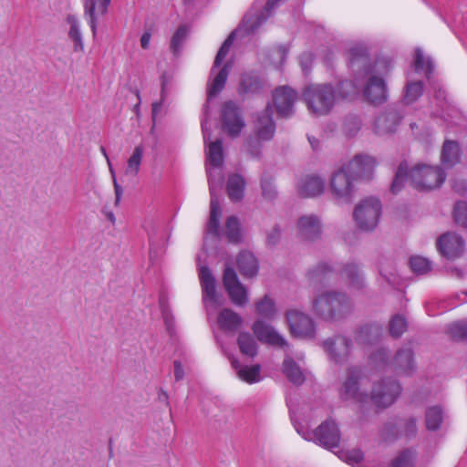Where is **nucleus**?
<instances>
[{
	"mask_svg": "<svg viewBox=\"0 0 467 467\" xmlns=\"http://www.w3.org/2000/svg\"><path fill=\"white\" fill-rule=\"evenodd\" d=\"M335 102L338 99H349L356 92V86L350 80L338 81L334 87Z\"/></svg>",
	"mask_w": 467,
	"mask_h": 467,
	"instance_id": "47",
	"label": "nucleus"
},
{
	"mask_svg": "<svg viewBox=\"0 0 467 467\" xmlns=\"http://www.w3.org/2000/svg\"><path fill=\"white\" fill-rule=\"evenodd\" d=\"M245 185V180L242 175L238 173L229 175L226 183L229 199L234 202H241L244 196Z\"/></svg>",
	"mask_w": 467,
	"mask_h": 467,
	"instance_id": "29",
	"label": "nucleus"
},
{
	"mask_svg": "<svg viewBox=\"0 0 467 467\" xmlns=\"http://www.w3.org/2000/svg\"><path fill=\"white\" fill-rule=\"evenodd\" d=\"M352 346V340L341 335L329 337L323 343L329 358L337 364H342L348 359Z\"/></svg>",
	"mask_w": 467,
	"mask_h": 467,
	"instance_id": "12",
	"label": "nucleus"
},
{
	"mask_svg": "<svg viewBox=\"0 0 467 467\" xmlns=\"http://www.w3.org/2000/svg\"><path fill=\"white\" fill-rule=\"evenodd\" d=\"M326 182L323 178L316 174L306 175L298 182L296 189L300 197L310 198L323 193Z\"/></svg>",
	"mask_w": 467,
	"mask_h": 467,
	"instance_id": "20",
	"label": "nucleus"
},
{
	"mask_svg": "<svg viewBox=\"0 0 467 467\" xmlns=\"http://www.w3.org/2000/svg\"><path fill=\"white\" fill-rule=\"evenodd\" d=\"M221 119L223 130L232 139L239 137L245 127L242 109L233 100L222 105Z\"/></svg>",
	"mask_w": 467,
	"mask_h": 467,
	"instance_id": "9",
	"label": "nucleus"
},
{
	"mask_svg": "<svg viewBox=\"0 0 467 467\" xmlns=\"http://www.w3.org/2000/svg\"><path fill=\"white\" fill-rule=\"evenodd\" d=\"M223 281L225 289L241 284L234 269L232 267L225 268Z\"/></svg>",
	"mask_w": 467,
	"mask_h": 467,
	"instance_id": "62",
	"label": "nucleus"
},
{
	"mask_svg": "<svg viewBox=\"0 0 467 467\" xmlns=\"http://www.w3.org/2000/svg\"><path fill=\"white\" fill-rule=\"evenodd\" d=\"M400 393L401 386L399 381L384 379L373 386L370 399L377 407L386 409L397 400Z\"/></svg>",
	"mask_w": 467,
	"mask_h": 467,
	"instance_id": "11",
	"label": "nucleus"
},
{
	"mask_svg": "<svg viewBox=\"0 0 467 467\" xmlns=\"http://www.w3.org/2000/svg\"><path fill=\"white\" fill-rule=\"evenodd\" d=\"M348 67L357 79L368 78L363 94L370 104L380 105L387 100L384 77L393 67L391 58L379 57L372 62L366 48L354 47L348 51Z\"/></svg>",
	"mask_w": 467,
	"mask_h": 467,
	"instance_id": "1",
	"label": "nucleus"
},
{
	"mask_svg": "<svg viewBox=\"0 0 467 467\" xmlns=\"http://www.w3.org/2000/svg\"><path fill=\"white\" fill-rule=\"evenodd\" d=\"M144 149L141 145L136 146L131 156L128 160L126 173L133 176L137 175L140 171L143 157Z\"/></svg>",
	"mask_w": 467,
	"mask_h": 467,
	"instance_id": "46",
	"label": "nucleus"
},
{
	"mask_svg": "<svg viewBox=\"0 0 467 467\" xmlns=\"http://www.w3.org/2000/svg\"><path fill=\"white\" fill-rule=\"evenodd\" d=\"M452 214L456 224L467 229V202H457L454 204Z\"/></svg>",
	"mask_w": 467,
	"mask_h": 467,
	"instance_id": "50",
	"label": "nucleus"
},
{
	"mask_svg": "<svg viewBox=\"0 0 467 467\" xmlns=\"http://www.w3.org/2000/svg\"><path fill=\"white\" fill-rule=\"evenodd\" d=\"M408 328V323L406 318L400 315H394L389 323V335L397 339L400 338Z\"/></svg>",
	"mask_w": 467,
	"mask_h": 467,
	"instance_id": "44",
	"label": "nucleus"
},
{
	"mask_svg": "<svg viewBox=\"0 0 467 467\" xmlns=\"http://www.w3.org/2000/svg\"><path fill=\"white\" fill-rule=\"evenodd\" d=\"M264 83L261 78L254 73H244L241 76L239 83V94L257 95L263 91Z\"/></svg>",
	"mask_w": 467,
	"mask_h": 467,
	"instance_id": "28",
	"label": "nucleus"
},
{
	"mask_svg": "<svg viewBox=\"0 0 467 467\" xmlns=\"http://www.w3.org/2000/svg\"><path fill=\"white\" fill-rule=\"evenodd\" d=\"M282 372L296 386H301L306 381V377L301 368L291 357H286L284 359Z\"/></svg>",
	"mask_w": 467,
	"mask_h": 467,
	"instance_id": "31",
	"label": "nucleus"
},
{
	"mask_svg": "<svg viewBox=\"0 0 467 467\" xmlns=\"http://www.w3.org/2000/svg\"><path fill=\"white\" fill-rule=\"evenodd\" d=\"M281 229L279 225L275 224L273 229L267 233L266 235V245L267 247H275L280 241Z\"/></svg>",
	"mask_w": 467,
	"mask_h": 467,
	"instance_id": "63",
	"label": "nucleus"
},
{
	"mask_svg": "<svg viewBox=\"0 0 467 467\" xmlns=\"http://www.w3.org/2000/svg\"><path fill=\"white\" fill-rule=\"evenodd\" d=\"M381 208L380 201L375 197H368L358 203L353 212L358 227L363 231H372L379 223Z\"/></svg>",
	"mask_w": 467,
	"mask_h": 467,
	"instance_id": "8",
	"label": "nucleus"
},
{
	"mask_svg": "<svg viewBox=\"0 0 467 467\" xmlns=\"http://www.w3.org/2000/svg\"><path fill=\"white\" fill-rule=\"evenodd\" d=\"M375 168V160L368 155H356L335 171L329 181V191L337 203L349 204L353 202L360 179H370Z\"/></svg>",
	"mask_w": 467,
	"mask_h": 467,
	"instance_id": "2",
	"label": "nucleus"
},
{
	"mask_svg": "<svg viewBox=\"0 0 467 467\" xmlns=\"http://www.w3.org/2000/svg\"><path fill=\"white\" fill-rule=\"evenodd\" d=\"M206 301L211 302L215 306H220L224 302L222 293L216 290L215 279L212 272L206 267Z\"/></svg>",
	"mask_w": 467,
	"mask_h": 467,
	"instance_id": "38",
	"label": "nucleus"
},
{
	"mask_svg": "<svg viewBox=\"0 0 467 467\" xmlns=\"http://www.w3.org/2000/svg\"><path fill=\"white\" fill-rule=\"evenodd\" d=\"M226 291L234 304L242 306L247 303V292L242 284L232 286Z\"/></svg>",
	"mask_w": 467,
	"mask_h": 467,
	"instance_id": "51",
	"label": "nucleus"
},
{
	"mask_svg": "<svg viewBox=\"0 0 467 467\" xmlns=\"http://www.w3.org/2000/svg\"><path fill=\"white\" fill-rule=\"evenodd\" d=\"M409 166L407 161H401L397 169L395 176L390 185V191L393 194L399 193L404 186V182L407 180L409 173Z\"/></svg>",
	"mask_w": 467,
	"mask_h": 467,
	"instance_id": "41",
	"label": "nucleus"
},
{
	"mask_svg": "<svg viewBox=\"0 0 467 467\" xmlns=\"http://www.w3.org/2000/svg\"><path fill=\"white\" fill-rule=\"evenodd\" d=\"M256 313L261 317L272 319L275 315V303L267 295H265L255 305Z\"/></svg>",
	"mask_w": 467,
	"mask_h": 467,
	"instance_id": "45",
	"label": "nucleus"
},
{
	"mask_svg": "<svg viewBox=\"0 0 467 467\" xmlns=\"http://www.w3.org/2000/svg\"><path fill=\"white\" fill-rule=\"evenodd\" d=\"M303 99L312 113L327 115L336 103L334 87L331 84L308 85L304 88Z\"/></svg>",
	"mask_w": 467,
	"mask_h": 467,
	"instance_id": "5",
	"label": "nucleus"
},
{
	"mask_svg": "<svg viewBox=\"0 0 467 467\" xmlns=\"http://www.w3.org/2000/svg\"><path fill=\"white\" fill-rule=\"evenodd\" d=\"M452 189L455 192L463 195L467 192V181L466 180H453Z\"/></svg>",
	"mask_w": 467,
	"mask_h": 467,
	"instance_id": "64",
	"label": "nucleus"
},
{
	"mask_svg": "<svg viewBox=\"0 0 467 467\" xmlns=\"http://www.w3.org/2000/svg\"><path fill=\"white\" fill-rule=\"evenodd\" d=\"M304 438L315 441L317 444L332 451L338 448L341 435L335 420L327 419L323 421L315 431L304 434Z\"/></svg>",
	"mask_w": 467,
	"mask_h": 467,
	"instance_id": "10",
	"label": "nucleus"
},
{
	"mask_svg": "<svg viewBox=\"0 0 467 467\" xmlns=\"http://www.w3.org/2000/svg\"><path fill=\"white\" fill-rule=\"evenodd\" d=\"M340 458L343 459L348 464H357L363 461L364 454L359 449H353L348 451H342Z\"/></svg>",
	"mask_w": 467,
	"mask_h": 467,
	"instance_id": "60",
	"label": "nucleus"
},
{
	"mask_svg": "<svg viewBox=\"0 0 467 467\" xmlns=\"http://www.w3.org/2000/svg\"><path fill=\"white\" fill-rule=\"evenodd\" d=\"M342 274L348 280L352 287L361 289L364 286V278L358 264L353 262L345 264L342 268Z\"/></svg>",
	"mask_w": 467,
	"mask_h": 467,
	"instance_id": "36",
	"label": "nucleus"
},
{
	"mask_svg": "<svg viewBox=\"0 0 467 467\" xmlns=\"http://www.w3.org/2000/svg\"><path fill=\"white\" fill-rule=\"evenodd\" d=\"M264 141L265 140L259 139L255 135H254V137L249 136L244 140V148H245L246 151L252 157L259 158L262 154L261 149H262V142H264Z\"/></svg>",
	"mask_w": 467,
	"mask_h": 467,
	"instance_id": "57",
	"label": "nucleus"
},
{
	"mask_svg": "<svg viewBox=\"0 0 467 467\" xmlns=\"http://www.w3.org/2000/svg\"><path fill=\"white\" fill-rule=\"evenodd\" d=\"M443 421V410L441 406L429 407L425 412V426L428 431H438Z\"/></svg>",
	"mask_w": 467,
	"mask_h": 467,
	"instance_id": "37",
	"label": "nucleus"
},
{
	"mask_svg": "<svg viewBox=\"0 0 467 467\" xmlns=\"http://www.w3.org/2000/svg\"><path fill=\"white\" fill-rule=\"evenodd\" d=\"M369 360L376 368H385L389 364V351L387 348H379L370 355Z\"/></svg>",
	"mask_w": 467,
	"mask_h": 467,
	"instance_id": "58",
	"label": "nucleus"
},
{
	"mask_svg": "<svg viewBox=\"0 0 467 467\" xmlns=\"http://www.w3.org/2000/svg\"><path fill=\"white\" fill-rule=\"evenodd\" d=\"M411 270L418 275H424L431 270V263L422 256H411L410 259Z\"/></svg>",
	"mask_w": 467,
	"mask_h": 467,
	"instance_id": "52",
	"label": "nucleus"
},
{
	"mask_svg": "<svg viewBox=\"0 0 467 467\" xmlns=\"http://www.w3.org/2000/svg\"><path fill=\"white\" fill-rule=\"evenodd\" d=\"M446 173L440 166L417 164L410 171V180L419 191L439 188L445 181Z\"/></svg>",
	"mask_w": 467,
	"mask_h": 467,
	"instance_id": "7",
	"label": "nucleus"
},
{
	"mask_svg": "<svg viewBox=\"0 0 467 467\" xmlns=\"http://www.w3.org/2000/svg\"><path fill=\"white\" fill-rule=\"evenodd\" d=\"M172 76L168 73H163L161 77V101L152 103V118L154 119L157 113L161 110V105L166 98V92L168 85L171 80Z\"/></svg>",
	"mask_w": 467,
	"mask_h": 467,
	"instance_id": "56",
	"label": "nucleus"
},
{
	"mask_svg": "<svg viewBox=\"0 0 467 467\" xmlns=\"http://www.w3.org/2000/svg\"><path fill=\"white\" fill-rule=\"evenodd\" d=\"M285 317L294 336L309 338L315 337L316 328L310 317L298 310H288Z\"/></svg>",
	"mask_w": 467,
	"mask_h": 467,
	"instance_id": "15",
	"label": "nucleus"
},
{
	"mask_svg": "<svg viewBox=\"0 0 467 467\" xmlns=\"http://www.w3.org/2000/svg\"><path fill=\"white\" fill-rule=\"evenodd\" d=\"M280 0H267L262 9L254 7L244 16L242 26L246 35L254 34L271 16L272 10Z\"/></svg>",
	"mask_w": 467,
	"mask_h": 467,
	"instance_id": "16",
	"label": "nucleus"
},
{
	"mask_svg": "<svg viewBox=\"0 0 467 467\" xmlns=\"http://www.w3.org/2000/svg\"><path fill=\"white\" fill-rule=\"evenodd\" d=\"M209 190L211 194L210 201V219L207 224L209 233L220 238L224 235L232 244H239L242 241L241 226L238 218L231 215L226 219L224 229L220 226L222 217V208L220 202L213 195L212 182L209 180Z\"/></svg>",
	"mask_w": 467,
	"mask_h": 467,
	"instance_id": "4",
	"label": "nucleus"
},
{
	"mask_svg": "<svg viewBox=\"0 0 467 467\" xmlns=\"http://www.w3.org/2000/svg\"><path fill=\"white\" fill-rule=\"evenodd\" d=\"M423 94V82L412 81L406 85L403 100L406 104L415 102Z\"/></svg>",
	"mask_w": 467,
	"mask_h": 467,
	"instance_id": "48",
	"label": "nucleus"
},
{
	"mask_svg": "<svg viewBox=\"0 0 467 467\" xmlns=\"http://www.w3.org/2000/svg\"><path fill=\"white\" fill-rule=\"evenodd\" d=\"M400 422H401L400 418H395L393 420H390L387 421L383 428V436L386 440H396L400 435L401 432L400 431Z\"/></svg>",
	"mask_w": 467,
	"mask_h": 467,
	"instance_id": "54",
	"label": "nucleus"
},
{
	"mask_svg": "<svg viewBox=\"0 0 467 467\" xmlns=\"http://www.w3.org/2000/svg\"><path fill=\"white\" fill-rule=\"evenodd\" d=\"M414 69L416 72H424L428 79L433 72V63L430 58L425 59L423 53L420 49L417 48L415 51Z\"/></svg>",
	"mask_w": 467,
	"mask_h": 467,
	"instance_id": "43",
	"label": "nucleus"
},
{
	"mask_svg": "<svg viewBox=\"0 0 467 467\" xmlns=\"http://www.w3.org/2000/svg\"><path fill=\"white\" fill-rule=\"evenodd\" d=\"M333 268L327 263H319L315 268L307 272V276L310 281L321 282L327 274L331 273Z\"/></svg>",
	"mask_w": 467,
	"mask_h": 467,
	"instance_id": "55",
	"label": "nucleus"
},
{
	"mask_svg": "<svg viewBox=\"0 0 467 467\" xmlns=\"http://www.w3.org/2000/svg\"><path fill=\"white\" fill-rule=\"evenodd\" d=\"M416 456L417 453L415 450L411 448L405 449L391 461V467H414Z\"/></svg>",
	"mask_w": 467,
	"mask_h": 467,
	"instance_id": "42",
	"label": "nucleus"
},
{
	"mask_svg": "<svg viewBox=\"0 0 467 467\" xmlns=\"http://www.w3.org/2000/svg\"><path fill=\"white\" fill-rule=\"evenodd\" d=\"M403 119V114L396 108H388L377 117L374 123L375 132L379 135L393 133Z\"/></svg>",
	"mask_w": 467,
	"mask_h": 467,
	"instance_id": "19",
	"label": "nucleus"
},
{
	"mask_svg": "<svg viewBox=\"0 0 467 467\" xmlns=\"http://www.w3.org/2000/svg\"><path fill=\"white\" fill-rule=\"evenodd\" d=\"M206 161L215 168H220L224 161V149L222 139H216L209 144V152L206 154Z\"/></svg>",
	"mask_w": 467,
	"mask_h": 467,
	"instance_id": "34",
	"label": "nucleus"
},
{
	"mask_svg": "<svg viewBox=\"0 0 467 467\" xmlns=\"http://www.w3.org/2000/svg\"><path fill=\"white\" fill-rule=\"evenodd\" d=\"M241 30V27L234 30L223 41L216 54L213 66L211 69V76H213V79L209 90L210 97L217 95L224 88L230 71V66L228 64L222 66V63L228 55L230 47H232L237 33Z\"/></svg>",
	"mask_w": 467,
	"mask_h": 467,
	"instance_id": "6",
	"label": "nucleus"
},
{
	"mask_svg": "<svg viewBox=\"0 0 467 467\" xmlns=\"http://www.w3.org/2000/svg\"><path fill=\"white\" fill-rule=\"evenodd\" d=\"M436 246L442 257L453 261L463 254L465 242L461 235L445 233L438 238Z\"/></svg>",
	"mask_w": 467,
	"mask_h": 467,
	"instance_id": "14",
	"label": "nucleus"
},
{
	"mask_svg": "<svg viewBox=\"0 0 467 467\" xmlns=\"http://www.w3.org/2000/svg\"><path fill=\"white\" fill-rule=\"evenodd\" d=\"M189 33L190 27L187 25H181L172 34L170 40L169 49L175 58L181 56Z\"/></svg>",
	"mask_w": 467,
	"mask_h": 467,
	"instance_id": "32",
	"label": "nucleus"
},
{
	"mask_svg": "<svg viewBox=\"0 0 467 467\" xmlns=\"http://www.w3.org/2000/svg\"><path fill=\"white\" fill-rule=\"evenodd\" d=\"M233 368L236 371L238 377L249 383H255L261 379L260 372L261 366L259 364H255L253 366H242L239 360L234 356L228 357Z\"/></svg>",
	"mask_w": 467,
	"mask_h": 467,
	"instance_id": "26",
	"label": "nucleus"
},
{
	"mask_svg": "<svg viewBox=\"0 0 467 467\" xmlns=\"http://www.w3.org/2000/svg\"><path fill=\"white\" fill-rule=\"evenodd\" d=\"M299 234L303 239L314 241L321 234L320 223L317 216H302L298 223Z\"/></svg>",
	"mask_w": 467,
	"mask_h": 467,
	"instance_id": "25",
	"label": "nucleus"
},
{
	"mask_svg": "<svg viewBox=\"0 0 467 467\" xmlns=\"http://www.w3.org/2000/svg\"><path fill=\"white\" fill-rule=\"evenodd\" d=\"M378 269L379 275L390 285L396 281L395 267L393 261L384 255H380L378 259Z\"/></svg>",
	"mask_w": 467,
	"mask_h": 467,
	"instance_id": "39",
	"label": "nucleus"
},
{
	"mask_svg": "<svg viewBox=\"0 0 467 467\" xmlns=\"http://www.w3.org/2000/svg\"><path fill=\"white\" fill-rule=\"evenodd\" d=\"M446 334L453 341H467V319L449 324L446 327Z\"/></svg>",
	"mask_w": 467,
	"mask_h": 467,
	"instance_id": "40",
	"label": "nucleus"
},
{
	"mask_svg": "<svg viewBox=\"0 0 467 467\" xmlns=\"http://www.w3.org/2000/svg\"><path fill=\"white\" fill-rule=\"evenodd\" d=\"M313 310L324 320L336 321L351 312V302L345 293L325 292L313 300Z\"/></svg>",
	"mask_w": 467,
	"mask_h": 467,
	"instance_id": "3",
	"label": "nucleus"
},
{
	"mask_svg": "<svg viewBox=\"0 0 467 467\" xmlns=\"http://www.w3.org/2000/svg\"><path fill=\"white\" fill-rule=\"evenodd\" d=\"M252 329L257 339L263 343L278 347H284L286 345L285 338L271 326L262 320H256L253 324Z\"/></svg>",
	"mask_w": 467,
	"mask_h": 467,
	"instance_id": "21",
	"label": "nucleus"
},
{
	"mask_svg": "<svg viewBox=\"0 0 467 467\" xmlns=\"http://www.w3.org/2000/svg\"><path fill=\"white\" fill-rule=\"evenodd\" d=\"M109 4L110 0H85V15L88 16V25L91 28L92 35L94 37L97 35L96 12L99 15H105L107 13Z\"/></svg>",
	"mask_w": 467,
	"mask_h": 467,
	"instance_id": "24",
	"label": "nucleus"
},
{
	"mask_svg": "<svg viewBox=\"0 0 467 467\" xmlns=\"http://www.w3.org/2000/svg\"><path fill=\"white\" fill-rule=\"evenodd\" d=\"M460 144L455 140H447L441 149V160L446 168H451L460 161Z\"/></svg>",
	"mask_w": 467,
	"mask_h": 467,
	"instance_id": "30",
	"label": "nucleus"
},
{
	"mask_svg": "<svg viewBox=\"0 0 467 467\" xmlns=\"http://www.w3.org/2000/svg\"><path fill=\"white\" fill-rule=\"evenodd\" d=\"M400 425L403 426L401 435H404L407 438H412L416 436L418 429L417 420L414 417L401 419V422H400Z\"/></svg>",
	"mask_w": 467,
	"mask_h": 467,
	"instance_id": "59",
	"label": "nucleus"
},
{
	"mask_svg": "<svg viewBox=\"0 0 467 467\" xmlns=\"http://www.w3.org/2000/svg\"><path fill=\"white\" fill-rule=\"evenodd\" d=\"M261 188H262V194L265 199L272 201L277 197L276 189L271 180L262 179Z\"/></svg>",
	"mask_w": 467,
	"mask_h": 467,
	"instance_id": "61",
	"label": "nucleus"
},
{
	"mask_svg": "<svg viewBox=\"0 0 467 467\" xmlns=\"http://www.w3.org/2000/svg\"><path fill=\"white\" fill-rule=\"evenodd\" d=\"M239 273L246 278H253L258 274L259 262L255 255L249 251H242L236 258Z\"/></svg>",
	"mask_w": 467,
	"mask_h": 467,
	"instance_id": "23",
	"label": "nucleus"
},
{
	"mask_svg": "<svg viewBox=\"0 0 467 467\" xmlns=\"http://www.w3.org/2000/svg\"><path fill=\"white\" fill-rule=\"evenodd\" d=\"M68 23L70 24V29H69V36L72 38V40L75 43L74 50L75 51H83L84 50V45L81 38V34L79 31V27L78 25V21L74 16H68L67 18Z\"/></svg>",
	"mask_w": 467,
	"mask_h": 467,
	"instance_id": "53",
	"label": "nucleus"
},
{
	"mask_svg": "<svg viewBox=\"0 0 467 467\" xmlns=\"http://www.w3.org/2000/svg\"><path fill=\"white\" fill-rule=\"evenodd\" d=\"M296 99L297 93L293 88L287 86L276 88L273 92V102L277 114L283 118L291 116Z\"/></svg>",
	"mask_w": 467,
	"mask_h": 467,
	"instance_id": "17",
	"label": "nucleus"
},
{
	"mask_svg": "<svg viewBox=\"0 0 467 467\" xmlns=\"http://www.w3.org/2000/svg\"><path fill=\"white\" fill-rule=\"evenodd\" d=\"M391 364L398 374L411 375L415 370L413 350L410 348H400L395 353Z\"/></svg>",
	"mask_w": 467,
	"mask_h": 467,
	"instance_id": "22",
	"label": "nucleus"
},
{
	"mask_svg": "<svg viewBox=\"0 0 467 467\" xmlns=\"http://www.w3.org/2000/svg\"><path fill=\"white\" fill-rule=\"evenodd\" d=\"M275 123L273 119V109L268 103L266 107L256 115L254 124V133L259 139L268 141L274 138Z\"/></svg>",
	"mask_w": 467,
	"mask_h": 467,
	"instance_id": "18",
	"label": "nucleus"
},
{
	"mask_svg": "<svg viewBox=\"0 0 467 467\" xmlns=\"http://www.w3.org/2000/svg\"><path fill=\"white\" fill-rule=\"evenodd\" d=\"M243 323L240 315L229 308L223 309L218 315V324L223 331H236Z\"/></svg>",
	"mask_w": 467,
	"mask_h": 467,
	"instance_id": "33",
	"label": "nucleus"
},
{
	"mask_svg": "<svg viewBox=\"0 0 467 467\" xmlns=\"http://www.w3.org/2000/svg\"><path fill=\"white\" fill-rule=\"evenodd\" d=\"M237 345L240 352L248 358H254L258 353V346L253 335L248 332H241L237 337Z\"/></svg>",
	"mask_w": 467,
	"mask_h": 467,
	"instance_id": "35",
	"label": "nucleus"
},
{
	"mask_svg": "<svg viewBox=\"0 0 467 467\" xmlns=\"http://www.w3.org/2000/svg\"><path fill=\"white\" fill-rule=\"evenodd\" d=\"M363 376L360 367L352 366L347 370V378L342 387L343 399H351L359 403H366L368 395L359 390V380Z\"/></svg>",
	"mask_w": 467,
	"mask_h": 467,
	"instance_id": "13",
	"label": "nucleus"
},
{
	"mask_svg": "<svg viewBox=\"0 0 467 467\" xmlns=\"http://www.w3.org/2000/svg\"><path fill=\"white\" fill-rule=\"evenodd\" d=\"M381 331L382 327L379 324H365L356 331L355 341L358 345H373L379 341Z\"/></svg>",
	"mask_w": 467,
	"mask_h": 467,
	"instance_id": "27",
	"label": "nucleus"
},
{
	"mask_svg": "<svg viewBox=\"0 0 467 467\" xmlns=\"http://www.w3.org/2000/svg\"><path fill=\"white\" fill-rule=\"evenodd\" d=\"M361 128V119L354 114L346 116L343 124V130L348 137H354Z\"/></svg>",
	"mask_w": 467,
	"mask_h": 467,
	"instance_id": "49",
	"label": "nucleus"
}]
</instances>
